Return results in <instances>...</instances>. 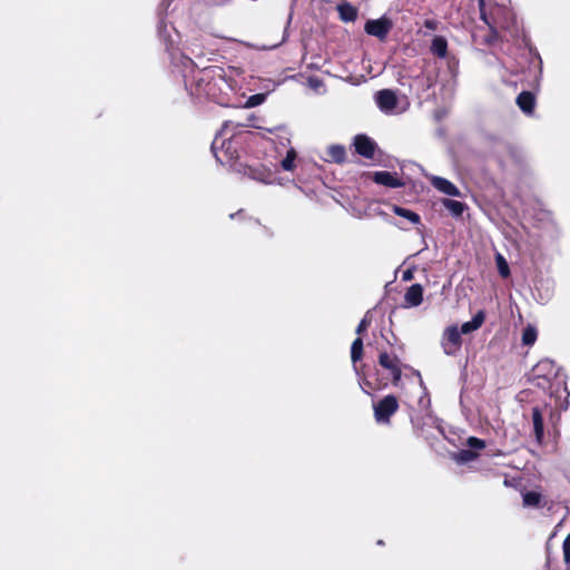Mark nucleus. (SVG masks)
<instances>
[{
    "label": "nucleus",
    "mask_w": 570,
    "mask_h": 570,
    "mask_svg": "<svg viewBox=\"0 0 570 570\" xmlns=\"http://www.w3.org/2000/svg\"><path fill=\"white\" fill-rule=\"evenodd\" d=\"M186 88L197 98L217 99L219 94L229 87L224 70L219 67H208L194 72L191 82L185 76Z\"/></svg>",
    "instance_id": "f257e3e1"
},
{
    "label": "nucleus",
    "mask_w": 570,
    "mask_h": 570,
    "mask_svg": "<svg viewBox=\"0 0 570 570\" xmlns=\"http://www.w3.org/2000/svg\"><path fill=\"white\" fill-rule=\"evenodd\" d=\"M236 132L237 126L233 121H225L215 136L212 142V151L220 164L238 158Z\"/></svg>",
    "instance_id": "f03ea898"
},
{
    "label": "nucleus",
    "mask_w": 570,
    "mask_h": 570,
    "mask_svg": "<svg viewBox=\"0 0 570 570\" xmlns=\"http://www.w3.org/2000/svg\"><path fill=\"white\" fill-rule=\"evenodd\" d=\"M399 402L394 395H386L373 404L374 417L379 424H389L391 416L397 411Z\"/></svg>",
    "instance_id": "7ed1b4c3"
},
{
    "label": "nucleus",
    "mask_w": 570,
    "mask_h": 570,
    "mask_svg": "<svg viewBox=\"0 0 570 570\" xmlns=\"http://www.w3.org/2000/svg\"><path fill=\"white\" fill-rule=\"evenodd\" d=\"M374 98L379 109L385 115H396L403 111L397 107L399 99L395 91L391 89L379 90Z\"/></svg>",
    "instance_id": "20e7f679"
},
{
    "label": "nucleus",
    "mask_w": 570,
    "mask_h": 570,
    "mask_svg": "<svg viewBox=\"0 0 570 570\" xmlns=\"http://www.w3.org/2000/svg\"><path fill=\"white\" fill-rule=\"evenodd\" d=\"M393 28V22L390 18L383 16L379 19L367 20L364 30L367 35L383 41Z\"/></svg>",
    "instance_id": "39448f33"
},
{
    "label": "nucleus",
    "mask_w": 570,
    "mask_h": 570,
    "mask_svg": "<svg viewBox=\"0 0 570 570\" xmlns=\"http://www.w3.org/2000/svg\"><path fill=\"white\" fill-rule=\"evenodd\" d=\"M532 373L535 379H542L544 381L543 383L538 382L539 386L544 387V384L558 376L559 368L552 360L544 358L533 366Z\"/></svg>",
    "instance_id": "423d86ee"
},
{
    "label": "nucleus",
    "mask_w": 570,
    "mask_h": 570,
    "mask_svg": "<svg viewBox=\"0 0 570 570\" xmlns=\"http://www.w3.org/2000/svg\"><path fill=\"white\" fill-rule=\"evenodd\" d=\"M379 363L383 368L390 372L393 385L397 386L402 376L400 360L395 355L382 352L379 356Z\"/></svg>",
    "instance_id": "0eeeda50"
},
{
    "label": "nucleus",
    "mask_w": 570,
    "mask_h": 570,
    "mask_svg": "<svg viewBox=\"0 0 570 570\" xmlns=\"http://www.w3.org/2000/svg\"><path fill=\"white\" fill-rule=\"evenodd\" d=\"M461 333L456 326H450L444 331L442 346L445 354H455L461 347Z\"/></svg>",
    "instance_id": "6e6552de"
},
{
    "label": "nucleus",
    "mask_w": 570,
    "mask_h": 570,
    "mask_svg": "<svg viewBox=\"0 0 570 570\" xmlns=\"http://www.w3.org/2000/svg\"><path fill=\"white\" fill-rule=\"evenodd\" d=\"M170 4V0H163L159 10H158V36L160 39L166 43L167 48L171 47L174 45V39L171 37L170 30H174L173 28H169V26L165 22V16L167 12V9Z\"/></svg>",
    "instance_id": "1a4fd4ad"
},
{
    "label": "nucleus",
    "mask_w": 570,
    "mask_h": 570,
    "mask_svg": "<svg viewBox=\"0 0 570 570\" xmlns=\"http://www.w3.org/2000/svg\"><path fill=\"white\" fill-rule=\"evenodd\" d=\"M354 147L358 155L365 158H373L376 149V144L373 139L365 135H357L354 138Z\"/></svg>",
    "instance_id": "9d476101"
},
{
    "label": "nucleus",
    "mask_w": 570,
    "mask_h": 570,
    "mask_svg": "<svg viewBox=\"0 0 570 570\" xmlns=\"http://www.w3.org/2000/svg\"><path fill=\"white\" fill-rule=\"evenodd\" d=\"M430 181L435 189H438L439 191H441L445 195L453 196V197L461 196L460 189L453 183H451L450 180H448L443 177L432 176L430 178Z\"/></svg>",
    "instance_id": "9b49d317"
},
{
    "label": "nucleus",
    "mask_w": 570,
    "mask_h": 570,
    "mask_svg": "<svg viewBox=\"0 0 570 570\" xmlns=\"http://www.w3.org/2000/svg\"><path fill=\"white\" fill-rule=\"evenodd\" d=\"M373 180L379 185L390 188H399L404 186V183L390 171L374 173Z\"/></svg>",
    "instance_id": "f8f14e48"
},
{
    "label": "nucleus",
    "mask_w": 570,
    "mask_h": 570,
    "mask_svg": "<svg viewBox=\"0 0 570 570\" xmlns=\"http://www.w3.org/2000/svg\"><path fill=\"white\" fill-rule=\"evenodd\" d=\"M423 301V287L420 284L411 285L404 294V304L406 307H416Z\"/></svg>",
    "instance_id": "ddd939ff"
},
{
    "label": "nucleus",
    "mask_w": 570,
    "mask_h": 570,
    "mask_svg": "<svg viewBox=\"0 0 570 570\" xmlns=\"http://www.w3.org/2000/svg\"><path fill=\"white\" fill-rule=\"evenodd\" d=\"M441 204L454 218H460L466 209V205L464 203L450 198H443Z\"/></svg>",
    "instance_id": "4468645a"
},
{
    "label": "nucleus",
    "mask_w": 570,
    "mask_h": 570,
    "mask_svg": "<svg viewBox=\"0 0 570 570\" xmlns=\"http://www.w3.org/2000/svg\"><path fill=\"white\" fill-rule=\"evenodd\" d=\"M517 104L524 114H532L534 109V96L530 91H522L517 97Z\"/></svg>",
    "instance_id": "2eb2a0df"
},
{
    "label": "nucleus",
    "mask_w": 570,
    "mask_h": 570,
    "mask_svg": "<svg viewBox=\"0 0 570 570\" xmlns=\"http://www.w3.org/2000/svg\"><path fill=\"white\" fill-rule=\"evenodd\" d=\"M484 322V313L482 311L478 312L473 318L469 322L462 324L459 330L461 334H469L476 331Z\"/></svg>",
    "instance_id": "dca6fc26"
},
{
    "label": "nucleus",
    "mask_w": 570,
    "mask_h": 570,
    "mask_svg": "<svg viewBox=\"0 0 570 570\" xmlns=\"http://www.w3.org/2000/svg\"><path fill=\"white\" fill-rule=\"evenodd\" d=\"M340 18L345 22H352L357 18V10L351 3H341L337 6Z\"/></svg>",
    "instance_id": "f3484780"
},
{
    "label": "nucleus",
    "mask_w": 570,
    "mask_h": 570,
    "mask_svg": "<svg viewBox=\"0 0 570 570\" xmlns=\"http://www.w3.org/2000/svg\"><path fill=\"white\" fill-rule=\"evenodd\" d=\"M431 52L434 55V56H438L440 58H444L448 53V41L444 37L442 36H436L434 37V39L432 40V45H431Z\"/></svg>",
    "instance_id": "a211bd4d"
},
{
    "label": "nucleus",
    "mask_w": 570,
    "mask_h": 570,
    "mask_svg": "<svg viewBox=\"0 0 570 570\" xmlns=\"http://www.w3.org/2000/svg\"><path fill=\"white\" fill-rule=\"evenodd\" d=\"M392 210L395 215L400 216V217H403L405 219H407L409 222H411L412 224L414 225H417L421 223V217L419 214L407 209V208H404V207H401V206H397V205H393L392 206Z\"/></svg>",
    "instance_id": "6ab92c4d"
},
{
    "label": "nucleus",
    "mask_w": 570,
    "mask_h": 570,
    "mask_svg": "<svg viewBox=\"0 0 570 570\" xmlns=\"http://www.w3.org/2000/svg\"><path fill=\"white\" fill-rule=\"evenodd\" d=\"M452 458L458 464H465L474 461L478 458V453L471 449H463L453 453Z\"/></svg>",
    "instance_id": "aec40b11"
},
{
    "label": "nucleus",
    "mask_w": 570,
    "mask_h": 570,
    "mask_svg": "<svg viewBox=\"0 0 570 570\" xmlns=\"http://www.w3.org/2000/svg\"><path fill=\"white\" fill-rule=\"evenodd\" d=\"M326 160H333L335 163H343L346 156L345 148L341 145H332L327 148Z\"/></svg>",
    "instance_id": "412c9836"
},
{
    "label": "nucleus",
    "mask_w": 570,
    "mask_h": 570,
    "mask_svg": "<svg viewBox=\"0 0 570 570\" xmlns=\"http://www.w3.org/2000/svg\"><path fill=\"white\" fill-rule=\"evenodd\" d=\"M532 421L535 438L540 442L543 438V419L538 407H533L532 410Z\"/></svg>",
    "instance_id": "4be33fe9"
},
{
    "label": "nucleus",
    "mask_w": 570,
    "mask_h": 570,
    "mask_svg": "<svg viewBox=\"0 0 570 570\" xmlns=\"http://www.w3.org/2000/svg\"><path fill=\"white\" fill-rule=\"evenodd\" d=\"M363 356V340L361 337H357L353 341L351 346V360L354 364V368L357 372V368L355 364L362 358Z\"/></svg>",
    "instance_id": "5701e85b"
},
{
    "label": "nucleus",
    "mask_w": 570,
    "mask_h": 570,
    "mask_svg": "<svg viewBox=\"0 0 570 570\" xmlns=\"http://www.w3.org/2000/svg\"><path fill=\"white\" fill-rule=\"evenodd\" d=\"M296 151L294 148L287 150L286 157L282 160V168L286 171H291L295 167Z\"/></svg>",
    "instance_id": "b1692460"
},
{
    "label": "nucleus",
    "mask_w": 570,
    "mask_h": 570,
    "mask_svg": "<svg viewBox=\"0 0 570 570\" xmlns=\"http://www.w3.org/2000/svg\"><path fill=\"white\" fill-rule=\"evenodd\" d=\"M495 263H497V267H498L499 274L503 278H507L510 275V268H509L508 262L505 261L503 255L497 254L495 255Z\"/></svg>",
    "instance_id": "393cba45"
},
{
    "label": "nucleus",
    "mask_w": 570,
    "mask_h": 570,
    "mask_svg": "<svg viewBox=\"0 0 570 570\" xmlns=\"http://www.w3.org/2000/svg\"><path fill=\"white\" fill-rule=\"evenodd\" d=\"M541 501V495L538 492L529 491L523 494V504L525 507H538Z\"/></svg>",
    "instance_id": "a878e982"
},
{
    "label": "nucleus",
    "mask_w": 570,
    "mask_h": 570,
    "mask_svg": "<svg viewBox=\"0 0 570 570\" xmlns=\"http://www.w3.org/2000/svg\"><path fill=\"white\" fill-rule=\"evenodd\" d=\"M267 95L266 94H255L247 98L245 101L246 108H254L259 105H262L266 100Z\"/></svg>",
    "instance_id": "bb28decb"
},
{
    "label": "nucleus",
    "mask_w": 570,
    "mask_h": 570,
    "mask_svg": "<svg viewBox=\"0 0 570 570\" xmlns=\"http://www.w3.org/2000/svg\"><path fill=\"white\" fill-rule=\"evenodd\" d=\"M537 340V330L533 326L524 328L522 334V343L524 345H532Z\"/></svg>",
    "instance_id": "cd10ccee"
},
{
    "label": "nucleus",
    "mask_w": 570,
    "mask_h": 570,
    "mask_svg": "<svg viewBox=\"0 0 570 570\" xmlns=\"http://www.w3.org/2000/svg\"><path fill=\"white\" fill-rule=\"evenodd\" d=\"M466 445L469 446V449H471L472 451H476V450H482L485 448V442L479 438H475V436H470L468 440H466Z\"/></svg>",
    "instance_id": "c85d7f7f"
},
{
    "label": "nucleus",
    "mask_w": 570,
    "mask_h": 570,
    "mask_svg": "<svg viewBox=\"0 0 570 570\" xmlns=\"http://www.w3.org/2000/svg\"><path fill=\"white\" fill-rule=\"evenodd\" d=\"M371 324V320L368 318V313L361 320L360 324L356 327V334L361 335L364 333Z\"/></svg>",
    "instance_id": "c756f323"
},
{
    "label": "nucleus",
    "mask_w": 570,
    "mask_h": 570,
    "mask_svg": "<svg viewBox=\"0 0 570 570\" xmlns=\"http://www.w3.org/2000/svg\"><path fill=\"white\" fill-rule=\"evenodd\" d=\"M419 377H421V376L419 375ZM420 385L424 390V392H423L424 394L420 397L419 405L422 409H428L430 406V399L428 397V394H426L425 389L423 386L422 379H420Z\"/></svg>",
    "instance_id": "7c9ffc66"
},
{
    "label": "nucleus",
    "mask_w": 570,
    "mask_h": 570,
    "mask_svg": "<svg viewBox=\"0 0 570 570\" xmlns=\"http://www.w3.org/2000/svg\"><path fill=\"white\" fill-rule=\"evenodd\" d=\"M563 558L567 564L570 563V534L563 541Z\"/></svg>",
    "instance_id": "2f4dec72"
},
{
    "label": "nucleus",
    "mask_w": 570,
    "mask_h": 570,
    "mask_svg": "<svg viewBox=\"0 0 570 570\" xmlns=\"http://www.w3.org/2000/svg\"><path fill=\"white\" fill-rule=\"evenodd\" d=\"M256 119H257V117L255 115H252L250 117H248L246 124H244V125L235 124V125L237 126V129L239 127H254V128H257V129H263V127H261L259 125H257L255 122Z\"/></svg>",
    "instance_id": "473e14b6"
},
{
    "label": "nucleus",
    "mask_w": 570,
    "mask_h": 570,
    "mask_svg": "<svg viewBox=\"0 0 570 570\" xmlns=\"http://www.w3.org/2000/svg\"><path fill=\"white\" fill-rule=\"evenodd\" d=\"M308 86L312 88V89H315L317 90L320 87L323 86V82L321 79L316 78V77H309L308 78Z\"/></svg>",
    "instance_id": "72a5a7b5"
},
{
    "label": "nucleus",
    "mask_w": 570,
    "mask_h": 570,
    "mask_svg": "<svg viewBox=\"0 0 570 570\" xmlns=\"http://www.w3.org/2000/svg\"><path fill=\"white\" fill-rule=\"evenodd\" d=\"M424 27L430 29V30H435L436 27H438V23L435 20H432V19H428L424 21Z\"/></svg>",
    "instance_id": "f704fd0d"
},
{
    "label": "nucleus",
    "mask_w": 570,
    "mask_h": 570,
    "mask_svg": "<svg viewBox=\"0 0 570 570\" xmlns=\"http://www.w3.org/2000/svg\"><path fill=\"white\" fill-rule=\"evenodd\" d=\"M250 173H252V177L254 179H257V180L263 181V183H267L264 174H258V173H256L254 170H250Z\"/></svg>",
    "instance_id": "c9c22d12"
},
{
    "label": "nucleus",
    "mask_w": 570,
    "mask_h": 570,
    "mask_svg": "<svg viewBox=\"0 0 570 570\" xmlns=\"http://www.w3.org/2000/svg\"><path fill=\"white\" fill-rule=\"evenodd\" d=\"M412 277H413V274H412V272H411V271H405V272L403 273V281H411V279H412Z\"/></svg>",
    "instance_id": "e433bc0d"
},
{
    "label": "nucleus",
    "mask_w": 570,
    "mask_h": 570,
    "mask_svg": "<svg viewBox=\"0 0 570 570\" xmlns=\"http://www.w3.org/2000/svg\"><path fill=\"white\" fill-rule=\"evenodd\" d=\"M479 7H480V11H481V16L483 18V20L489 23L484 17V13H483V8H484V0H479Z\"/></svg>",
    "instance_id": "4c0bfd02"
},
{
    "label": "nucleus",
    "mask_w": 570,
    "mask_h": 570,
    "mask_svg": "<svg viewBox=\"0 0 570 570\" xmlns=\"http://www.w3.org/2000/svg\"><path fill=\"white\" fill-rule=\"evenodd\" d=\"M278 129H281V127H276V128H273V129H272V128H269V129H266V130H267L268 132H274V131H276V130H278Z\"/></svg>",
    "instance_id": "58836bf2"
},
{
    "label": "nucleus",
    "mask_w": 570,
    "mask_h": 570,
    "mask_svg": "<svg viewBox=\"0 0 570 570\" xmlns=\"http://www.w3.org/2000/svg\"><path fill=\"white\" fill-rule=\"evenodd\" d=\"M286 38H287V31L285 30V31H284V36H283V39H282V42H283V41H285V40H286Z\"/></svg>",
    "instance_id": "ea45409f"
},
{
    "label": "nucleus",
    "mask_w": 570,
    "mask_h": 570,
    "mask_svg": "<svg viewBox=\"0 0 570 570\" xmlns=\"http://www.w3.org/2000/svg\"><path fill=\"white\" fill-rule=\"evenodd\" d=\"M291 20H292V14H289V17H288L287 26L291 23Z\"/></svg>",
    "instance_id": "a19ab883"
}]
</instances>
